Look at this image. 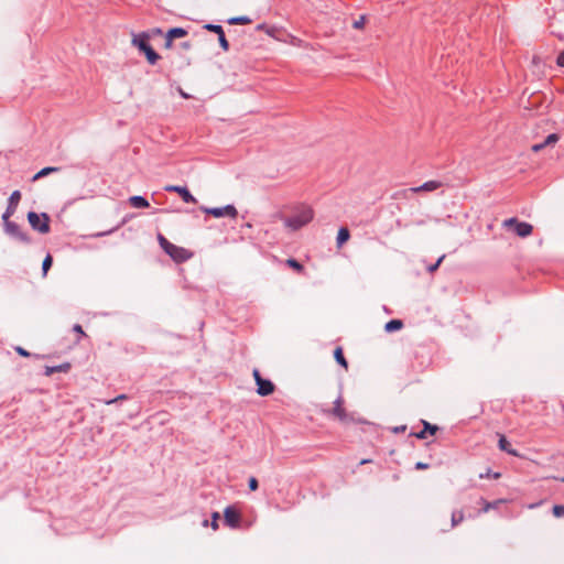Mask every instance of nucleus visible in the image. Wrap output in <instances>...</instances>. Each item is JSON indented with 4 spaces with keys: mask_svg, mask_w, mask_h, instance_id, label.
<instances>
[{
    "mask_svg": "<svg viewBox=\"0 0 564 564\" xmlns=\"http://www.w3.org/2000/svg\"><path fill=\"white\" fill-rule=\"evenodd\" d=\"M314 218V210L311 206L301 205L295 208L293 215L284 220L288 228L297 230L310 224Z\"/></svg>",
    "mask_w": 564,
    "mask_h": 564,
    "instance_id": "nucleus-1",
    "label": "nucleus"
},
{
    "mask_svg": "<svg viewBox=\"0 0 564 564\" xmlns=\"http://www.w3.org/2000/svg\"><path fill=\"white\" fill-rule=\"evenodd\" d=\"M158 241L161 248L177 263L185 262L193 256L189 250L170 242L162 234L158 235Z\"/></svg>",
    "mask_w": 564,
    "mask_h": 564,
    "instance_id": "nucleus-2",
    "label": "nucleus"
},
{
    "mask_svg": "<svg viewBox=\"0 0 564 564\" xmlns=\"http://www.w3.org/2000/svg\"><path fill=\"white\" fill-rule=\"evenodd\" d=\"M28 220L34 230L41 234H47L50 231V217L47 214H36L35 212H29Z\"/></svg>",
    "mask_w": 564,
    "mask_h": 564,
    "instance_id": "nucleus-3",
    "label": "nucleus"
},
{
    "mask_svg": "<svg viewBox=\"0 0 564 564\" xmlns=\"http://www.w3.org/2000/svg\"><path fill=\"white\" fill-rule=\"evenodd\" d=\"M200 210L207 215H212L215 218L229 217L231 219L237 218L238 210L234 205H227L224 207H200Z\"/></svg>",
    "mask_w": 564,
    "mask_h": 564,
    "instance_id": "nucleus-4",
    "label": "nucleus"
},
{
    "mask_svg": "<svg viewBox=\"0 0 564 564\" xmlns=\"http://www.w3.org/2000/svg\"><path fill=\"white\" fill-rule=\"evenodd\" d=\"M252 376L257 383V393L261 397L270 395L274 392L275 386L270 380L263 379L258 369H253Z\"/></svg>",
    "mask_w": 564,
    "mask_h": 564,
    "instance_id": "nucleus-5",
    "label": "nucleus"
},
{
    "mask_svg": "<svg viewBox=\"0 0 564 564\" xmlns=\"http://www.w3.org/2000/svg\"><path fill=\"white\" fill-rule=\"evenodd\" d=\"M503 227H513L519 237H528L532 234L533 227L528 223H520L516 218H509L503 221Z\"/></svg>",
    "mask_w": 564,
    "mask_h": 564,
    "instance_id": "nucleus-6",
    "label": "nucleus"
},
{
    "mask_svg": "<svg viewBox=\"0 0 564 564\" xmlns=\"http://www.w3.org/2000/svg\"><path fill=\"white\" fill-rule=\"evenodd\" d=\"M225 523L230 528H238L241 521V514L234 507L229 506L224 510Z\"/></svg>",
    "mask_w": 564,
    "mask_h": 564,
    "instance_id": "nucleus-7",
    "label": "nucleus"
},
{
    "mask_svg": "<svg viewBox=\"0 0 564 564\" xmlns=\"http://www.w3.org/2000/svg\"><path fill=\"white\" fill-rule=\"evenodd\" d=\"M3 223H4V228H6L7 234L13 236L14 238L19 239L22 242L30 241L29 236L21 230L19 225H17L13 221H10L9 219H7V221H3Z\"/></svg>",
    "mask_w": 564,
    "mask_h": 564,
    "instance_id": "nucleus-8",
    "label": "nucleus"
},
{
    "mask_svg": "<svg viewBox=\"0 0 564 564\" xmlns=\"http://www.w3.org/2000/svg\"><path fill=\"white\" fill-rule=\"evenodd\" d=\"M164 189L166 192H174V193H177L182 199L185 202V203H193L195 204L197 200L196 198L189 193V191L184 187V186H178V185H166L164 187Z\"/></svg>",
    "mask_w": 564,
    "mask_h": 564,
    "instance_id": "nucleus-9",
    "label": "nucleus"
},
{
    "mask_svg": "<svg viewBox=\"0 0 564 564\" xmlns=\"http://www.w3.org/2000/svg\"><path fill=\"white\" fill-rule=\"evenodd\" d=\"M20 199H21V193L19 191H14L9 198V205L7 207V210L2 215L3 221H7V219H9L15 213V209H17V206H18Z\"/></svg>",
    "mask_w": 564,
    "mask_h": 564,
    "instance_id": "nucleus-10",
    "label": "nucleus"
},
{
    "mask_svg": "<svg viewBox=\"0 0 564 564\" xmlns=\"http://www.w3.org/2000/svg\"><path fill=\"white\" fill-rule=\"evenodd\" d=\"M206 30L208 31H212L216 34H218V41H219V45L221 46V48L227 52L229 50V43L228 41L226 40V36H225V33H224V30L220 25H216V24H206L204 26Z\"/></svg>",
    "mask_w": 564,
    "mask_h": 564,
    "instance_id": "nucleus-11",
    "label": "nucleus"
},
{
    "mask_svg": "<svg viewBox=\"0 0 564 564\" xmlns=\"http://www.w3.org/2000/svg\"><path fill=\"white\" fill-rule=\"evenodd\" d=\"M442 186V183L438 181H427L423 183L420 186L411 187L409 191L413 193H421V192H433L438 189Z\"/></svg>",
    "mask_w": 564,
    "mask_h": 564,
    "instance_id": "nucleus-12",
    "label": "nucleus"
},
{
    "mask_svg": "<svg viewBox=\"0 0 564 564\" xmlns=\"http://www.w3.org/2000/svg\"><path fill=\"white\" fill-rule=\"evenodd\" d=\"M149 40L150 36L148 33L143 32L137 35H133L131 43L133 46L138 47L140 52H143V50L149 46Z\"/></svg>",
    "mask_w": 564,
    "mask_h": 564,
    "instance_id": "nucleus-13",
    "label": "nucleus"
},
{
    "mask_svg": "<svg viewBox=\"0 0 564 564\" xmlns=\"http://www.w3.org/2000/svg\"><path fill=\"white\" fill-rule=\"evenodd\" d=\"M343 399L339 397L335 402H334V408L332 410V414L337 417L338 420L340 421H346L347 419V414H346V411L343 406Z\"/></svg>",
    "mask_w": 564,
    "mask_h": 564,
    "instance_id": "nucleus-14",
    "label": "nucleus"
},
{
    "mask_svg": "<svg viewBox=\"0 0 564 564\" xmlns=\"http://www.w3.org/2000/svg\"><path fill=\"white\" fill-rule=\"evenodd\" d=\"M498 446L501 451L507 452L512 456H520L519 453L511 447L510 443L508 442L505 435H500Z\"/></svg>",
    "mask_w": 564,
    "mask_h": 564,
    "instance_id": "nucleus-15",
    "label": "nucleus"
},
{
    "mask_svg": "<svg viewBox=\"0 0 564 564\" xmlns=\"http://www.w3.org/2000/svg\"><path fill=\"white\" fill-rule=\"evenodd\" d=\"M70 369V364L69 362H65V364H62V365H58V366H55V367H45V375L46 376H51L53 375L54 372H68Z\"/></svg>",
    "mask_w": 564,
    "mask_h": 564,
    "instance_id": "nucleus-16",
    "label": "nucleus"
},
{
    "mask_svg": "<svg viewBox=\"0 0 564 564\" xmlns=\"http://www.w3.org/2000/svg\"><path fill=\"white\" fill-rule=\"evenodd\" d=\"M149 64L154 65L160 59V55L152 48V46L149 44L145 50L142 52Z\"/></svg>",
    "mask_w": 564,
    "mask_h": 564,
    "instance_id": "nucleus-17",
    "label": "nucleus"
},
{
    "mask_svg": "<svg viewBox=\"0 0 564 564\" xmlns=\"http://www.w3.org/2000/svg\"><path fill=\"white\" fill-rule=\"evenodd\" d=\"M129 204L133 208H147V207H149V202L144 197H142V196H131L129 198Z\"/></svg>",
    "mask_w": 564,
    "mask_h": 564,
    "instance_id": "nucleus-18",
    "label": "nucleus"
},
{
    "mask_svg": "<svg viewBox=\"0 0 564 564\" xmlns=\"http://www.w3.org/2000/svg\"><path fill=\"white\" fill-rule=\"evenodd\" d=\"M350 238V232L347 227H341L337 234V247L340 248Z\"/></svg>",
    "mask_w": 564,
    "mask_h": 564,
    "instance_id": "nucleus-19",
    "label": "nucleus"
},
{
    "mask_svg": "<svg viewBox=\"0 0 564 564\" xmlns=\"http://www.w3.org/2000/svg\"><path fill=\"white\" fill-rule=\"evenodd\" d=\"M403 327V322L401 319H391L384 325V330L388 333H392L395 330H400Z\"/></svg>",
    "mask_w": 564,
    "mask_h": 564,
    "instance_id": "nucleus-20",
    "label": "nucleus"
},
{
    "mask_svg": "<svg viewBox=\"0 0 564 564\" xmlns=\"http://www.w3.org/2000/svg\"><path fill=\"white\" fill-rule=\"evenodd\" d=\"M166 35L172 39V40H175V39H180V37H184L187 35V31L183 28H173V29H170L167 32H166Z\"/></svg>",
    "mask_w": 564,
    "mask_h": 564,
    "instance_id": "nucleus-21",
    "label": "nucleus"
},
{
    "mask_svg": "<svg viewBox=\"0 0 564 564\" xmlns=\"http://www.w3.org/2000/svg\"><path fill=\"white\" fill-rule=\"evenodd\" d=\"M334 358L335 360L340 365L343 366L346 370L348 369V362L344 356V352H343V348L341 347H337L335 350H334Z\"/></svg>",
    "mask_w": 564,
    "mask_h": 564,
    "instance_id": "nucleus-22",
    "label": "nucleus"
},
{
    "mask_svg": "<svg viewBox=\"0 0 564 564\" xmlns=\"http://www.w3.org/2000/svg\"><path fill=\"white\" fill-rule=\"evenodd\" d=\"M251 22H252V20L246 15L234 17L228 20V23L234 24V25H237V24L245 25V24H250Z\"/></svg>",
    "mask_w": 564,
    "mask_h": 564,
    "instance_id": "nucleus-23",
    "label": "nucleus"
},
{
    "mask_svg": "<svg viewBox=\"0 0 564 564\" xmlns=\"http://www.w3.org/2000/svg\"><path fill=\"white\" fill-rule=\"evenodd\" d=\"M58 171V167H52V166H48V167H44L42 169L41 171H39L32 178L33 182L40 180L41 177L43 176H46L48 175L50 173H53V172H56Z\"/></svg>",
    "mask_w": 564,
    "mask_h": 564,
    "instance_id": "nucleus-24",
    "label": "nucleus"
},
{
    "mask_svg": "<svg viewBox=\"0 0 564 564\" xmlns=\"http://www.w3.org/2000/svg\"><path fill=\"white\" fill-rule=\"evenodd\" d=\"M560 140V135L557 133H552L546 137V139L541 142L543 149L550 145H554Z\"/></svg>",
    "mask_w": 564,
    "mask_h": 564,
    "instance_id": "nucleus-25",
    "label": "nucleus"
},
{
    "mask_svg": "<svg viewBox=\"0 0 564 564\" xmlns=\"http://www.w3.org/2000/svg\"><path fill=\"white\" fill-rule=\"evenodd\" d=\"M464 521V512L462 510L455 511L452 514V528L458 525Z\"/></svg>",
    "mask_w": 564,
    "mask_h": 564,
    "instance_id": "nucleus-26",
    "label": "nucleus"
},
{
    "mask_svg": "<svg viewBox=\"0 0 564 564\" xmlns=\"http://www.w3.org/2000/svg\"><path fill=\"white\" fill-rule=\"evenodd\" d=\"M286 264H288L290 268L294 269V270H295L296 272H299V273H301V272H303V271H304V267H303L299 261H296L295 259H292V258H291V259H288V260H286Z\"/></svg>",
    "mask_w": 564,
    "mask_h": 564,
    "instance_id": "nucleus-27",
    "label": "nucleus"
},
{
    "mask_svg": "<svg viewBox=\"0 0 564 564\" xmlns=\"http://www.w3.org/2000/svg\"><path fill=\"white\" fill-rule=\"evenodd\" d=\"M52 263H53V258L51 254H47L44 258L43 263H42L43 275H46L48 269L52 267Z\"/></svg>",
    "mask_w": 564,
    "mask_h": 564,
    "instance_id": "nucleus-28",
    "label": "nucleus"
},
{
    "mask_svg": "<svg viewBox=\"0 0 564 564\" xmlns=\"http://www.w3.org/2000/svg\"><path fill=\"white\" fill-rule=\"evenodd\" d=\"M444 259H445V254L441 256L434 264H431L427 267V271L430 273H434L438 269L440 264L443 262Z\"/></svg>",
    "mask_w": 564,
    "mask_h": 564,
    "instance_id": "nucleus-29",
    "label": "nucleus"
},
{
    "mask_svg": "<svg viewBox=\"0 0 564 564\" xmlns=\"http://www.w3.org/2000/svg\"><path fill=\"white\" fill-rule=\"evenodd\" d=\"M220 516H219V512H214L212 514V521H210V527L214 531L218 530V520H219Z\"/></svg>",
    "mask_w": 564,
    "mask_h": 564,
    "instance_id": "nucleus-30",
    "label": "nucleus"
},
{
    "mask_svg": "<svg viewBox=\"0 0 564 564\" xmlns=\"http://www.w3.org/2000/svg\"><path fill=\"white\" fill-rule=\"evenodd\" d=\"M424 430L427 431L431 435H434L438 427L436 425H432L426 421H423Z\"/></svg>",
    "mask_w": 564,
    "mask_h": 564,
    "instance_id": "nucleus-31",
    "label": "nucleus"
},
{
    "mask_svg": "<svg viewBox=\"0 0 564 564\" xmlns=\"http://www.w3.org/2000/svg\"><path fill=\"white\" fill-rule=\"evenodd\" d=\"M552 511L555 517H557V518L563 517L564 516V506L556 505L553 507Z\"/></svg>",
    "mask_w": 564,
    "mask_h": 564,
    "instance_id": "nucleus-32",
    "label": "nucleus"
},
{
    "mask_svg": "<svg viewBox=\"0 0 564 564\" xmlns=\"http://www.w3.org/2000/svg\"><path fill=\"white\" fill-rule=\"evenodd\" d=\"M366 23V18L364 15L359 17L358 20H356L352 24L355 29H362Z\"/></svg>",
    "mask_w": 564,
    "mask_h": 564,
    "instance_id": "nucleus-33",
    "label": "nucleus"
},
{
    "mask_svg": "<svg viewBox=\"0 0 564 564\" xmlns=\"http://www.w3.org/2000/svg\"><path fill=\"white\" fill-rule=\"evenodd\" d=\"M500 476H501V474H500V473H494V474H491V473H490V470H487V473H486V474H480V475H479V478H481V479H482V478L492 477V478H495V479H499V478H500Z\"/></svg>",
    "mask_w": 564,
    "mask_h": 564,
    "instance_id": "nucleus-34",
    "label": "nucleus"
},
{
    "mask_svg": "<svg viewBox=\"0 0 564 564\" xmlns=\"http://www.w3.org/2000/svg\"><path fill=\"white\" fill-rule=\"evenodd\" d=\"M248 485H249V488H250L251 491L257 490L258 486H259L258 480L254 477H250L249 478Z\"/></svg>",
    "mask_w": 564,
    "mask_h": 564,
    "instance_id": "nucleus-35",
    "label": "nucleus"
},
{
    "mask_svg": "<svg viewBox=\"0 0 564 564\" xmlns=\"http://www.w3.org/2000/svg\"><path fill=\"white\" fill-rule=\"evenodd\" d=\"M15 351L22 356V357H29L30 356V352L28 350H25L24 348L18 346L15 347Z\"/></svg>",
    "mask_w": 564,
    "mask_h": 564,
    "instance_id": "nucleus-36",
    "label": "nucleus"
},
{
    "mask_svg": "<svg viewBox=\"0 0 564 564\" xmlns=\"http://www.w3.org/2000/svg\"><path fill=\"white\" fill-rule=\"evenodd\" d=\"M501 500H498L496 501L495 503H491V502H485V506H484V512H487L489 511L491 508H494L496 505L500 503Z\"/></svg>",
    "mask_w": 564,
    "mask_h": 564,
    "instance_id": "nucleus-37",
    "label": "nucleus"
},
{
    "mask_svg": "<svg viewBox=\"0 0 564 564\" xmlns=\"http://www.w3.org/2000/svg\"><path fill=\"white\" fill-rule=\"evenodd\" d=\"M173 41L172 39H170L166 34H165V43H164V47L166 50H171L172 46H173Z\"/></svg>",
    "mask_w": 564,
    "mask_h": 564,
    "instance_id": "nucleus-38",
    "label": "nucleus"
},
{
    "mask_svg": "<svg viewBox=\"0 0 564 564\" xmlns=\"http://www.w3.org/2000/svg\"><path fill=\"white\" fill-rule=\"evenodd\" d=\"M556 63L558 66L564 67V51L558 54Z\"/></svg>",
    "mask_w": 564,
    "mask_h": 564,
    "instance_id": "nucleus-39",
    "label": "nucleus"
},
{
    "mask_svg": "<svg viewBox=\"0 0 564 564\" xmlns=\"http://www.w3.org/2000/svg\"><path fill=\"white\" fill-rule=\"evenodd\" d=\"M258 30H263L265 31L269 35H272V29L268 28L265 24H259L257 26Z\"/></svg>",
    "mask_w": 564,
    "mask_h": 564,
    "instance_id": "nucleus-40",
    "label": "nucleus"
},
{
    "mask_svg": "<svg viewBox=\"0 0 564 564\" xmlns=\"http://www.w3.org/2000/svg\"><path fill=\"white\" fill-rule=\"evenodd\" d=\"M124 399H127V395H126V394H120V395H119V397H117L116 399H113V400H109V401H107L106 403H107V404H111V403H115V402H117V401H119V400H124Z\"/></svg>",
    "mask_w": 564,
    "mask_h": 564,
    "instance_id": "nucleus-41",
    "label": "nucleus"
},
{
    "mask_svg": "<svg viewBox=\"0 0 564 564\" xmlns=\"http://www.w3.org/2000/svg\"><path fill=\"white\" fill-rule=\"evenodd\" d=\"M415 468L416 469H427L429 468V464H425V463H422V462H417L415 464Z\"/></svg>",
    "mask_w": 564,
    "mask_h": 564,
    "instance_id": "nucleus-42",
    "label": "nucleus"
},
{
    "mask_svg": "<svg viewBox=\"0 0 564 564\" xmlns=\"http://www.w3.org/2000/svg\"><path fill=\"white\" fill-rule=\"evenodd\" d=\"M74 332L80 334L82 336H85L86 334L84 333L83 328L80 325L76 324L74 327H73Z\"/></svg>",
    "mask_w": 564,
    "mask_h": 564,
    "instance_id": "nucleus-43",
    "label": "nucleus"
},
{
    "mask_svg": "<svg viewBox=\"0 0 564 564\" xmlns=\"http://www.w3.org/2000/svg\"><path fill=\"white\" fill-rule=\"evenodd\" d=\"M531 150L533 152H539V151L543 150V145L541 143L533 144Z\"/></svg>",
    "mask_w": 564,
    "mask_h": 564,
    "instance_id": "nucleus-44",
    "label": "nucleus"
},
{
    "mask_svg": "<svg viewBox=\"0 0 564 564\" xmlns=\"http://www.w3.org/2000/svg\"><path fill=\"white\" fill-rule=\"evenodd\" d=\"M426 433H427V431H425V430L423 429L421 432L416 433V434H415V436H416L417 438H420V440H423V438H425V437H426Z\"/></svg>",
    "mask_w": 564,
    "mask_h": 564,
    "instance_id": "nucleus-45",
    "label": "nucleus"
},
{
    "mask_svg": "<svg viewBox=\"0 0 564 564\" xmlns=\"http://www.w3.org/2000/svg\"><path fill=\"white\" fill-rule=\"evenodd\" d=\"M405 429H406V426H405V425L397 426V427H394V429H393V432H394V433L404 432V431H405Z\"/></svg>",
    "mask_w": 564,
    "mask_h": 564,
    "instance_id": "nucleus-46",
    "label": "nucleus"
},
{
    "mask_svg": "<svg viewBox=\"0 0 564 564\" xmlns=\"http://www.w3.org/2000/svg\"><path fill=\"white\" fill-rule=\"evenodd\" d=\"M178 93L183 98H189V95L186 94L182 88H178Z\"/></svg>",
    "mask_w": 564,
    "mask_h": 564,
    "instance_id": "nucleus-47",
    "label": "nucleus"
},
{
    "mask_svg": "<svg viewBox=\"0 0 564 564\" xmlns=\"http://www.w3.org/2000/svg\"><path fill=\"white\" fill-rule=\"evenodd\" d=\"M183 47H184L185 50H189V48L192 47V44H191V43H188V42H185V43H183Z\"/></svg>",
    "mask_w": 564,
    "mask_h": 564,
    "instance_id": "nucleus-48",
    "label": "nucleus"
},
{
    "mask_svg": "<svg viewBox=\"0 0 564 564\" xmlns=\"http://www.w3.org/2000/svg\"><path fill=\"white\" fill-rule=\"evenodd\" d=\"M371 462H372L371 459H366V458H365V459H361V460H360V465L369 464V463H371Z\"/></svg>",
    "mask_w": 564,
    "mask_h": 564,
    "instance_id": "nucleus-49",
    "label": "nucleus"
},
{
    "mask_svg": "<svg viewBox=\"0 0 564 564\" xmlns=\"http://www.w3.org/2000/svg\"><path fill=\"white\" fill-rule=\"evenodd\" d=\"M153 33L160 35V34H162V30L161 29H154Z\"/></svg>",
    "mask_w": 564,
    "mask_h": 564,
    "instance_id": "nucleus-50",
    "label": "nucleus"
},
{
    "mask_svg": "<svg viewBox=\"0 0 564 564\" xmlns=\"http://www.w3.org/2000/svg\"><path fill=\"white\" fill-rule=\"evenodd\" d=\"M109 232H111V230H109V231H107V232H99V234H96V235H95V237H101V236L107 235V234H109Z\"/></svg>",
    "mask_w": 564,
    "mask_h": 564,
    "instance_id": "nucleus-51",
    "label": "nucleus"
},
{
    "mask_svg": "<svg viewBox=\"0 0 564 564\" xmlns=\"http://www.w3.org/2000/svg\"><path fill=\"white\" fill-rule=\"evenodd\" d=\"M207 524H208V521H207V520H205V521L203 522V525H204V527H206Z\"/></svg>",
    "mask_w": 564,
    "mask_h": 564,
    "instance_id": "nucleus-52",
    "label": "nucleus"
},
{
    "mask_svg": "<svg viewBox=\"0 0 564 564\" xmlns=\"http://www.w3.org/2000/svg\"><path fill=\"white\" fill-rule=\"evenodd\" d=\"M562 481L564 482V477L562 478Z\"/></svg>",
    "mask_w": 564,
    "mask_h": 564,
    "instance_id": "nucleus-53",
    "label": "nucleus"
}]
</instances>
